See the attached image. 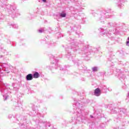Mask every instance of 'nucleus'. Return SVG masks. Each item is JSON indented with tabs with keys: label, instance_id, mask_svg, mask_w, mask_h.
<instances>
[{
	"label": "nucleus",
	"instance_id": "obj_1",
	"mask_svg": "<svg viewBox=\"0 0 129 129\" xmlns=\"http://www.w3.org/2000/svg\"><path fill=\"white\" fill-rule=\"evenodd\" d=\"M100 89L99 88H97L95 90L94 95L96 96H99L100 95Z\"/></svg>",
	"mask_w": 129,
	"mask_h": 129
},
{
	"label": "nucleus",
	"instance_id": "obj_2",
	"mask_svg": "<svg viewBox=\"0 0 129 129\" xmlns=\"http://www.w3.org/2000/svg\"><path fill=\"white\" fill-rule=\"evenodd\" d=\"M26 79L28 81L33 80V75L32 74H29L26 76Z\"/></svg>",
	"mask_w": 129,
	"mask_h": 129
},
{
	"label": "nucleus",
	"instance_id": "obj_3",
	"mask_svg": "<svg viewBox=\"0 0 129 129\" xmlns=\"http://www.w3.org/2000/svg\"><path fill=\"white\" fill-rule=\"evenodd\" d=\"M40 76V75L39 74V73L35 72L33 74V78H39V77Z\"/></svg>",
	"mask_w": 129,
	"mask_h": 129
},
{
	"label": "nucleus",
	"instance_id": "obj_4",
	"mask_svg": "<svg viewBox=\"0 0 129 129\" xmlns=\"http://www.w3.org/2000/svg\"><path fill=\"white\" fill-rule=\"evenodd\" d=\"M60 17L65 18V17H66V13H60Z\"/></svg>",
	"mask_w": 129,
	"mask_h": 129
},
{
	"label": "nucleus",
	"instance_id": "obj_5",
	"mask_svg": "<svg viewBox=\"0 0 129 129\" xmlns=\"http://www.w3.org/2000/svg\"><path fill=\"white\" fill-rule=\"evenodd\" d=\"M92 71L95 72H96V71H97V68H96V67L92 68Z\"/></svg>",
	"mask_w": 129,
	"mask_h": 129
},
{
	"label": "nucleus",
	"instance_id": "obj_6",
	"mask_svg": "<svg viewBox=\"0 0 129 129\" xmlns=\"http://www.w3.org/2000/svg\"><path fill=\"white\" fill-rule=\"evenodd\" d=\"M126 45L129 46V37L127 38V41H126Z\"/></svg>",
	"mask_w": 129,
	"mask_h": 129
},
{
	"label": "nucleus",
	"instance_id": "obj_7",
	"mask_svg": "<svg viewBox=\"0 0 129 129\" xmlns=\"http://www.w3.org/2000/svg\"><path fill=\"white\" fill-rule=\"evenodd\" d=\"M42 1L43 2V3H46V2H47L46 0H42Z\"/></svg>",
	"mask_w": 129,
	"mask_h": 129
},
{
	"label": "nucleus",
	"instance_id": "obj_8",
	"mask_svg": "<svg viewBox=\"0 0 129 129\" xmlns=\"http://www.w3.org/2000/svg\"><path fill=\"white\" fill-rule=\"evenodd\" d=\"M39 32H40V33H42V30H39Z\"/></svg>",
	"mask_w": 129,
	"mask_h": 129
}]
</instances>
